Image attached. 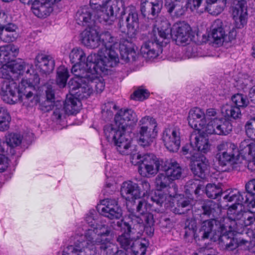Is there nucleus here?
<instances>
[{
	"label": "nucleus",
	"instance_id": "1",
	"mask_svg": "<svg viewBox=\"0 0 255 255\" xmlns=\"http://www.w3.org/2000/svg\"><path fill=\"white\" fill-rule=\"evenodd\" d=\"M137 121V116L133 110L121 109L115 115V125L104 126V132L106 139L122 154L127 153V150L130 145L131 138L127 133V131L128 129L131 130Z\"/></svg>",
	"mask_w": 255,
	"mask_h": 255
},
{
	"label": "nucleus",
	"instance_id": "2",
	"mask_svg": "<svg viewBox=\"0 0 255 255\" xmlns=\"http://www.w3.org/2000/svg\"><path fill=\"white\" fill-rule=\"evenodd\" d=\"M95 229H88L84 235L76 236L73 242L66 247L62 255H96L100 246V242L98 241V237Z\"/></svg>",
	"mask_w": 255,
	"mask_h": 255
},
{
	"label": "nucleus",
	"instance_id": "3",
	"mask_svg": "<svg viewBox=\"0 0 255 255\" xmlns=\"http://www.w3.org/2000/svg\"><path fill=\"white\" fill-rule=\"evenodd\" d=\"M69 58L71 62L74 64L71 73L75 76H85L84 74H86L89 70L97 71L98 69L104 68L96 53L86 58V54L80 47L74 48L69 53Z\"/></svg>",
	"mask_w": 255,
	"mask_h": 255
},
{
	"label": "nucleus",
	"instance_id": "4",
	"mask_svg": "<svg viewBox=\"0 0 255 255\" xmlns=\"http://www.w3.org/2000/svg\"><path fill=\"white\" fill-rule=\"evenodd\" d=\"M101 45L97 55L103 66L115 67L119 62L118 53L114 49L118 46L116 37L109 31L103 32L100 35Z\"/></svg>",
	"mask_w": 255,
	"mask_h": 255
},
{
	"label": "nucleus",
	"instance_id": "5",
	"mask_svg": "<svg viewBox=\"0 0 255 255\" xmlns=\"http://www.w3.org/2000/svg\"><path fill=\"white\" fill-rule=\"evenodd\" d=\"M132 164L138 165V171L143 177L154 176L161 170L163 159L157 158L152 153L133 154L130 156Z\"/></svg>",
	"mask_w": 255,
	"mask_h": 255
},
{
	"label": "nucleus",
	"instance_id": "6",
	"mask_svg": "<svg viewBox=\"0 0 255 255\" xmlns=\"http://www.w3.org/2000/svg\"><path fill=\"white\" fill-rule=\"evenodd\" d=\"M97 8H95V15L100 22L112 21L120 14L121 19L125 14V7L123 0H96Z\"/></svg>",
	"mask_w": 255,
	"mask_h": 255
},
{
	"label": "nucleus",
	"instance_id": "7",
	"mask_svg": "<svg viewBox=\"0 0 255 255\" xmlns=\"http://www.w3.org/2000/svg\"><path fill=\"white\" fill-rule=\"evenodd\" d=\"M160 32L164 33L169 40L171 38L177 44L186 43L192 39L193 32L190 26L184 22L174 24L171 28L169 23L165 20L160 24Z\"/></svg>",
	"mask_w": 255,
	"mask_h": 255
},
{
	"label": "nucleus",
	"instance_id": "8",
	"mask_svg": "<svg viewBox=\"0 0 255 255\" xmlns=\"http://www.w3.org/2000/svg\"><path fill=\"white\" fill-rule=\"evenodd\" d=\"M251 212L246 210H237V205L234 204L229 207L227 216L223 217L225 227L237 234H243L249 225Z\"/></svg>",
	"mask_w": 255,
	"mask_h": 255
},
{
	"label": "nucleus",
	"instance_id": "9",
	"mask_svg": "<svg viewBox=\"0 0 255 255\" xmlns=\"http://www.w3.org/2000/svg\"><path fill=\"white\" fill-rule=\"evenodd\" d=\"M160 25L154 27L151 33L150 39L144 42L140 49L141 53L143 57L148 58H154L162 52L163 47L169 42L167 37H164L165 34L160 32Z\"/></svg>",
	"mask_w": 255,
	"mask_h": 255
},
{
	"label": "nucleus",
	"instance_id": "10",
	"mask_svg": "<svg viewBox=\"0 0 255 255\" xmlns=\"http://www.w3.org/2000/svg\"><path fill=\"white\" fill-rule=\"evenodd\" d=\"M122 233L117 238V241L121 248L130 255H144L146 249L149 246V242L145 238L135 239L132 237L134 235L139 234H132L128 233L126 230H121Z\"/></svg>",
	"mask_w": 255,
	"mask_h": 255
},
{
	"label": "nucleus",
	"instance_id": "11",
	"mask_svg": "<svg viewBox=\"0 0 255 255\" xmlns=\"http://www.w3.org/2000/svg\"><path fill=\"white\" fill-rule=\"evenodd\" d=\"M31 87H26L22 84L17 86L14 81L6 83L5 87L2 88V97L3 101L9 104L22 102L24 99L28 100L33 96L30 90Z\"/></svg>",
	"mask_w": 255,
	"mask_h": 255
},
{
	"label": "nucleus",
	"instance_id": "12",
	"mask_svg": "<svg viewBox=\"0 0 255 255\" xmlns=\"http://www.w3.org/2000/svg\"><path fill=\"white\" fill-rule=\"evenodd\" d=\"M126 220H122L117 222V225L120 228V230H126L128 233L132 234H141L140 227L146 225H154V220L153 215L146 212L138 216L131 215L128 216Z\"/></svg>",
	"mask_w": 255,
	"mask_h": 255
},
{
	"label": "nucleus",
	"instance_id": "13",
	"mask_svg": "<svg viewBox=\"0 0 255 255\" xmlns=\"http://www.w3.org/2000/svg\"><path fill=\"white\" fill-rule=\"evenodd\" d=\"M81 103L74 95L67 96L64 102H58L55 105L52 117L53 120H60L65 118L66 115H75L80 110Z\"/></svg>",
	"mask_w": 255,
	"mask_h": 255
},
{
	"label": "nucleus",
	"instance_id": "14",
	"mask_svg": "<svg viewBox=\"0 0 255 255\" xmlns=\"http://www.w3.org/2000/svg\"><path fill=\"white\" fill-rule=\"evenodd\" d=\"M96 223L94 227L95 231L98 236V241L100 242V246L98 248L101 252H106L110 248L114 241L116 233L113 224Z\"/></svg>",
	"mask_w": 255,
	"mask_h": 255
},
{
	"label": "nucleus",
	"instance_id": "15",
	"mask_svg": "<svg viewBox=\"0 0 255 255\" xmlns=\"http://www.w3.org/2000/svg\"><path fill=\"white\" fill-rule=\"evenodd\" d=\"M225 224L223 222V217L220 218H211L202 221L198 231V237L201 240L209 238L214 239L225 229ZM223 231H224L223 230Z\"/></svg>",
	"mask_w": 255,
	"mask_h": 255
},
{
	"label": "nucleus",
	"instance_id": "16",
	"mask_svg": "<svg viewBox=\"0 0 255 255\" xmlns=\"http://www.w3.org/2000/svg\"><path fill=\"white\" fill-rule=\"evenodd\" d=\"M96 1L90 0L89 6L84 5L78 10L75 19L79 25L90 27L92 22L97 19L95 8H97L99 5H97Z\"/></svg>",
	"mask_w": 255,
	"mask_h": 255
},
{
	"label": "nucleus",
	"instance_id": "17",
	"mask_svg": "<svg viewBox=\"0 0 255 255\" xmlns=\"http://www.w3.org/2000/svg\"><path fill=\"white\" fill-rule=\"evenodd\" d=\"M61 0H19L22 3L31 5V9L35 15L39 18H45L53 11L52 5Z\"/></svg>",
	"mask_w": 255,
	"mask_h": 255
},
{
	"label": "nucleus",
	"instance_id": "18",
	"mask_svg": "<svg viewBox=\"0 0 255 255\" xmlns=\"http://www.w3.org/2000/svg\"><path fill=\"white\" fill-rule=\"evenodd\" d=\"M99 213L110 219H119L123 214L122 208L115 199H107L101 201L97 206Z\"/></svg>",
	"mask_w": 255,
	"mask_h": 255
},
{
	"label": "nucleus",
	"instance_id": "19",
	"mask_svg": "<svg viewBox=\"0 0 255 255\" xmlns=\"http://www.w3.org/2000/svg\"><path fill=\"white\" fill-rule=\"evenodd\" d=\"M218 1L222 3L223 7H225L227 3L231 5H236L237 14L239 15L236 21L239 28H243L247 23V9L246 0H206L208 4L214 3Z\"/></svg>",
	"mask_w": 255,
	"mask_h": 255
},
{
	"label": "nucleus",
	"instance_id": "20",
	"mask_svg": "<svg viewBox=\"0 0 255 255\" xmlns=\"http://www.w3.org/2000/svg\"><path fill=\"white\" fill-rule=\"evenodd\" d=\"M231 122L225 118H214L207 125L206 131L208 134L226 135L232 130Z\"/></svg>",
	"mask_w": 255,
	"mask_h": 255
},
{
	"label": "nucleus",
	"instance_id": "21",
	"mask_svg": "<svg viewBox=\"0 0 255 255\" xmlns=\"http://www.w3.org/2000/svg\"><path fill=\"white\" fill-rule=\"evenodd\" d=\"M164 145L171 152H176L180 145V133L176 128H165L162 135Z\"/></svg>",
	"mask_w": 255,
	"mask_h": 255
},
{
	"label": "nucleus",
	"instance_id": "22",
	"mask_svg": "<svg viewBox=\"0 0 255 255\" xmlns=\"http://www.w3.org/2000/svg\"><path fill=\"white\" fill-rule=\"evenodd\" d=\"M192 161L190 162V169L195 176L202 179L206 178L209 173L210 165L207 158L201 155L196 157L192 156Z\"/></svg>",
	"mask_w": 255,
	"mask_h": 255
},
{
	"label": "nucleus",
	"instance_id": "23",
	"mask_svg": "<svg viewBox=\"0 0 255 255\" xmlns=\"http://www.w3.org/2000/svg\"><path fill=\"white\" fill-rule=\"evenodd\" d=\"M231 147L228 151L216 153L215 160L219 166L224 167L237 164L239 162L241 157L239 149L238 147L234 148Z\"/></svg>",
	"mask_w": 255,
	"mask_h": 255
},
{
	"label": "nucleus",
	"instance_id": "24",
	"mask_svg": "<svg viewBox=\"0 0 255 255\" xmlns=\"http://www.w3.org/2000/svg\"><path fill=\"white\" fill-rule=\"evenodd\" d=\"M121 194L126 200H133L140 198L145 194L140 187L136 183L131 181L123 183L121 187Z\"/></svg>",
	"mask_w": 255,
	"mask_h": 255
},
{
	"label": "nucleus",
	"instance_id": "25",
	"mask_svg": "<svg viewBox=\"0 0 255 255\" xmlns=\"http://www.w3.org/2000/svg\"><path fill=\"white\" fill-rule=\"evenodd\" d=\"M162 6L161 0H141L140 11L144 17L157 16Z\"/></svg>",
	"mask_w": 255,
	"mask_h": 255
},
{
	"label": "nucleus",
	"instance_id": "26",
	"mask_svg": "<svg viewBox=\"0 0 255 255\" xmlns=\"http://www.w3.org/2000/svg\"><path fill=\"white\" fill-rule=\"evenodd\" d=\"M121 59L125 62L134 61L136 59V53L134 50V45L131 40L123 38L120 41L119 44Z\"/></svg>",
	"mask_w": 255,
	"mask_h": 255
},
{
	"label": "nucleus",
	"instance_id": "27",
	"mask_svg": "<svg viewBox=\"0 0 255 255\" xmlns=\"http://www.w3.org/2000/svg\"><path fill=\"white\" fill-rule=\"evenodd\" d=\"M128 15L126 18L127 35L129 38L135 37L139 26L138 15L136 8L130 5L128 7Z\"/></svg>",
	"mask_w": 255,
	"mask_h": 255
},
{
	"label": "nucleus",
	"instance_id": "28",
	"mask_svg": "<svg viewBox=\"0 0 255 255\" xmlns=\"http://www.w3.org/2000/svg\"><path fill=\"white\" fill-rule=\"evenodd\" d=\"M81 35L82 43L87 47L92 49L101 47L100 35L95 29L86 28Z\"/></svg>",
	"mask_w": 255,
	"mask_h": 255
},
{
	"label": "nucleus",
	"instance_id": "29",
	"mask_svg": "<svg viewBox=\"0 0 255 255\" xmlns=\"http://www.w3.org/2000/svg\"><path fill=\"white\" fill-rule=\"evenodd\" d=\"M191 4L189 0H165L167 11L170 13L174 11L177 16L183 15L189 7L193 10Z\"/></svg>",
	"mask_w": 255,
	"mask_h": 255
},
{
	"label": "nucleus",
	"instance_id": "30",
	"mask_svg": "<svg viewBox=\"0 0 255 255\" xmlns=\"http://www.w3.org/2000/svg\"><path fill=\"white\" fill-rule=\"evenodd\" d=\"M223 229L224 231L220 232L219 235L215 236L214 241H218L228 250L232 251L238 247L240 246L239 240L229 236V235L231 234L232 233H233V234L235 232L225 226V229Z\"/></svg>",
	"mask_w": 255,
	"mask_h": 255
},
{
	"label": "nucleus",
	"instance_id": "31",
	"mask_svg": "<svg viewBox=\"0 0 255 255\" xmlns=\"http://www.w3.org/2000/svg\"><path fill=\"white\" fill-rule=\"evenodd\" d=\"M161 170L164 171L172 181L180 178L182 174L180 164L172 159L163 160Z\"/></svg>",
	"mask_w": 255,
	"mask_h": 255
},
{
	"label": "nucleus",
	"instance_id": "32",
	"mask_svg": "<svg viewBox=\"0 0 255 255\" xmlns=\"http://www.w3.org/2000/svg\"><path fill=\"white\" fill-rule=\"evenodd\" d=\"M172 180L168 177L166 174L159 173L156 177L155 184L157 190L162 191V190L168 187V194L170 196L175 197L178 191V187L175 184H171Z\"/></svg>",
	"mask_w": 255,
	"mask_h": 255
},
{
	"label": "nucleus",
	"instance_id": "33",
	"mask_svg": "<svg viewBox=\"0 0 255 255\" xmlns=\"http://www.w3.org/2000/svg\"><path fill=\"white\" fill-rule=\"evenodd\" d=\"M35 65L42 73L47 75L54 70L55 61L50 55L38 53L35 58Z\"/></svg>",
	"mask_w": 255,
	"mask_h": 255
},
{
	"label": "nucleus",
	"instance_id": "34",
	"mask_svg": "<svg viewBox=\"0 0 255 255\" xmlns=\"http://www.w3.org/2000/svg\"><path fill=\"white\" fill-rule=\"evenodd\" d=\"M188 120L189 125L192 128L200 129L205 125V114L201 109L194 108L190 110Z\"/></svg>",
	"mask_w": 255,
	"mask_h": 255
},
{
	"label": "nucleus",
	"instance_id": "35",
	"mask_svg": "<svg viewBox=\"0 0 255 255\" xmlns=\"http://www.w3.org/2000/svg\"><path fill=\"white\" fill-rule=\"evenodd\" d=\"M155 128L147 126L140 127L139 130V137L138 144L143 148H148L153 142L156 134L154 133Z\"/></svg>",
	"mask_w": 255,
	"mask_h": 255
},
{
	"label": "nucleus",
	"instance_id": "36",
	"mask_svg": "<svg viewBox=\"0 0 255 255\" xmlns=\"http://www.w3.org/2000/svg\"><path fill=\"white\" fill-rule=\"evenodd\" d=\"M110 67H107L105 65L104 66V68H103V69L101 70L98 69L97 71L89 70L86 72V74H85V76H82V77H85V76H87V80L89 83L90 84L92 89H93V88H95L96 92L100 93L105 89V83L103 79L98 78L95 75V74L100 72H104L105 70H108V68Z\"/></svg>",
	"mask_w": 255,
	"mask_h": 255
},
{
	"label": "nucleus",
	"instance_id": "37",
	"mask_svg": "<svg viewBox=\"0 0 255 255\" xmlns=\"http://www.w3.org/2000/svg\"><path fill=\"white\" fill-rule=\"evenodd\" d=\"M19 49L13 44L0 47V65L9 63L17 56Z\"/></svg>",
	"mask_w": 255,
	"mask_h": 255
},
{
	"label": "nucleus",
	"instance_id": "38",
	"mask_svg": "<svg viewBox=\"0 0 255 255\" xmlns=\"http://www.w3.org/2000/svg\"><path fill=\"white\" fill-rule=\"evenodd\" d=\"M175 205L171 208V211L176 214H184L186 213L192 208L193 200L184 195H179L176 197Z\"/></svg>",
	"mask_w": 255,
	"mask_h": 255
},
{
	"label": "nucleus",
	"instance_id": "39",
	"mask_svg": "<svg viewBox=\"0 0 255 255\" xmlns=\"http://www.w3.org/2000/svg\"><path fill=\"white\" fill-rule=\"evenodd\" d=\"M219 20L215 21L212 25L211 32L209 35V37L213 39V42L218 46L222 45L224 42V30Z\"/></svg>",
	"mask_w": 255,
	"mask_h": 255
},
{
	"label": "nucleus",
	"instance_id": "40",
	"mask_svg": "<svg viewBox=\"0 0 255 255\" xmlns=\"http://www.w3.org/2000/svg\"><path fill=\"white\" fill-rule=\"evenodd\" d=\"M185 227L184 228L185 233L184 239L188 242H192L193 239L196 240H201V238L198 237V231H197V223L194 219H187L185 221Z\"/></svg>",
	"mask_w": 255,
	"mask_h": 255
},
{
	"label": "nucleus",
	"instance_id": "41",
	"mask_svg": "<svg viewBox=\"0 0 255 255\" xmlns=\"http://www.w3.org/2000/svg\"><path fill=\"white\" fill-rule=\"evenodd\" d=\"M137 201H134L132 202L129 203L127 204V208L129 214L128 216L131 215L137 216L135 214L138 213L141 215L146 212V202L143 199H137Z\"/></svg>",
	"mask_w": 255,
	"mask_h": 255
},
{
	"label": "nucleus",
	"instance_id": "42",
	"mask_svg": "<svg viewBox=\"0 0 255 255\" xmlns=\"http://www.w3.org/2000/svg\"><path fill=\"white\" fill-rule=\"evenodd\" d=\"M202 214L210 217L212 216L213 218H217L216 217L221 212V209L218 204L212 200H207L204 201L201 205Z\"/></svg>",
	"mask_w": 255,
	"mask_h": 255
},
{
	"label": "nucleus",
	"instance_id": "43",
	"mask_svg": "<svg viewBox=\"0 0 255 255\" xmlns=\"http://www.w3.org/2000/svg\"><path fill=\"white\" fill-rule=\"evenodd\" d=\"M239 148L243 159H247L249 156L255 158V142L249 143V139H245L240 143Z\"/></svg>",
	"mask_w": 255,
	"mask_h": 255
},
{
	"label": "nucleus",
	"instance_id": "44",
	"mask_svg": "<svg viewBox=\"0 0 255 255\" xmlns=\"http://www.w3.org/2000/svg\"><path fill=\"white\" fill-rule=\"evenodd\" d=\"M194 138V148L196 152L200 151L201 153H206L210 150V144L208 139L204 136L192 134L190 137V141H193V137Z\"/></svg>",
	"mask_w": 255,
	"mask_h": 255
},
{
	"label": "nucleus",
	"instance_id": "45",
	"mask_svg": "<svg viewBox=\"0 0 255 255\" xmlns=\"http://www.w3.org/2000/svg\"><path fill=\"white\" fill-rule=\"evenodd\" d=\"M6 64L9 65L10 69H11L13 74H17L20 75H23L25 72L26 73L29 72V66L26 65L21 59H13L9 63H6Z\"/></svg>",
	"mask_w": 255,
	"mask_h": 255
},
{
	"label": "nucleus",
	"instance_id": "46",
	"mask_svg": "<svg viewBox=\"0 0 255 255\" xmlns=\"http://www.w3.org/2000/svg\"><path fill=\"white\" fill-rule=\"evenodd\" d=\"M11 117L7 109L0 106V131L7 130L9 128Z\"/></svg>",
	"mask_w": 255,
	"mask_h": 255
},
{
	"label": "nucleus",
	"instance_id": "47",
	"mask_svg": "<svg viewBox=\"0 0 255 255\" xmlns=\"http://www.w3.org/2000/svg\"><path fill=\"white\" fill-rule=\"evenodd\" d=\"M243 238L239 239L240 246L247 245L249 244L250 246H255V231L253 229L247 228L243 234Z\"/></svg>",
	"mask_w": 255,
	"mask_h": 255
},
{
	"label": "nucleus",
	"instance_id": "48",
	"mask_svg": "<svg viewBox=\"0 0 255 255\" xmlns=\"http://www.w3.org/2000/svg\"><path fill=\"white\" fill-rule=\"evenodd\" d=\"M69 77V71L65 66H60L57 69L56 82L59 87L64 88L65 87Z\"/></svg>",
	"mask_w": 255,
	"mask_h": 255
},
{
	"label": "nucleus",
	"instance_id": "49",
	"mask_svg": "<svg viewBox=\"0 0 255 255\" xmlns=\"http://www.w3.org/2000/svg\"><path fill=\"white\" fill-rule=\"evenodd\" d=\"M221 184L208 183L206 186V194L208 197L217 199L222 194V189Z\"/></svg>",
	"mask_w": 255,
	"mask_h": 255
},
{
	"label": "nucleus",
	"instance_id": "50",
	"mask_svg": "<svg viewBox=\"0 0 255 255\" xmlns=\"http://www.w3.org/2000/svg\"><path fill=\"white\" fill-rule=\"evenodd\" d=\"M74 76L75 77L74 78L70 79L68 85L70 95L75 96L76 94V92L78 91L79 88L81 87L82 83L87 81V80L86 78L87 76L82 77L81 76Z\"/></svg>",
	"mask_w": 255,
	"mask_h": 255
},
{
	"label": "nucleus",
	"instance_id": "51",
	"mask_svg": "<svg viewBox=\"0 0 255 255\" xmlns=\"http://www.w3.org/2000/svg\"><path fill=\"white\" fill-rule=\"evenodd\" d=\"M93 89L91 87L90 84L88 81H86L82 83L74 96L79 100H83L89 97L93 93Z\"/></svg>",
	"mask_w": 255,
	"mask_h": 255
},
{
	"label": "nucleus",
	"instance_id": "52",
	"mask_svg": "<svg viewBox=\"0 0 255 255\" xmlns=\"http://www.w3.org/2000/svg\"><path fill=\"white\" fill-rule=\"evenodd\" d=\"M244 127L247 137L255 140V116H251L245 123Z\"/></svg>",
	"mask_w": 255,
	"mask_h": 255
},
{
	"label": "nucleus",
	"instance_id": "53",
	"mask_svg": "<svg viewBox=\"0 0 255 255\" xmlns=\"http://www.w3.org/2000/svg\"><path fill=\"white\" fill-rule=\"evenodd\" d=\"M231 100L234 106L238 107L240 109H245L249 104V101L246 95L242 94H236L231 97Z\"/></svg>",
	"mask_w": 255,
	"mask_h": 255
},
{
	"label": "nucleus",
	"instance_id": "54",
	"mask_svg": "<svg viewBox=\"0 0 255 255\" xmlns=\"http://www.w3.org/2000/svg\"><path fill=\"white\" fill-rule=\"evenodd\" d=\"M186 192L190 195L194 194L196 196H198L203 185L200 184L198 180H190L186 185Z\"/></svg>",
	"mask_w": 255,
	"mask_h": 255
},
{
	"label": "nucleus",
	"instance_id": "55",
	"mask_svg": "<svg viewBox=\"0 0 255 255\" xmlns=\"http://www.w3.org/2000/svg\"><path fill=\"white\" fill-rule=\"evenodd\" d=\"M242 114L241 109L235 106H230L225 109V117L228 119H240Z\"/></svg>",
	"mask_w": 255,
	"mask_h": 255
},
{
	"label": "nucleus",
	"instance_id": "56",
	"mask_svg": "<svg viewBox=\"0 0 255 255\" xmlns=\"http://www.w3.org/2000/svg\"><path fill=\"white\" fill-rule=\"evenodd\" d=\"M196 149L193 144V141H191L190 144H186L182 148V154L185 156V157L190 160V162L192 161V156H199L201 154L196 153Z\"/></svg>",
	"mask_w": 255,
	"mask_h": 255
},
{
	"label": "nucleus",
	"instance_id": "57",
	"mask_svg": "<svg viewBox=\"0 0 255 255\" xmlns=\"http://www.w3.org/2000/svg\"><path fill=\"white\" fill-rule=\"evenodd\" d=\"M22 138L20 135L16 133H9L6 136L7 145L14 147L20 144Z\"/></svg>",
	"mask_w": 255,
	"mask_h": 255
},
{
	"label": "nucleus",
	"instance_id": "58",
	"mask_svg": "<svg viewBox=\"0 0 255 255\" xmlns=\"http://www.w3.org/2000/svg\"><path fill=\"white\" fill-rule=\"evenodd\" d=\"M5 65V64L2 65L3 66L0 68V78L9 80V81L7 82V83H8L11 81H13L12 79V76L11 75L13 74V73L11 71V69H10L9 65L8 64L7 66H6V68L4 67ZM6 83V82L3 84L2 88L5 87Z\"/></svg>",
	"mask_w": 255,
	"mask_h": 255
},
{
	"label": "nucleus",
	"instance_id": "59",
	"mask_svg": "<svg viewBox=\"0 0 255 255\" xmlns=\"http://www.w3.org/2000/svg\"><path fill=\"white\" fill-rule=\"evenodd\" d=\"M166 195L162 193L161 191L157 190L154 194L151 196L150 199L153 203L157 206L161 207L162 204L165 201Z\"/></svg>",
	"mask_w": 255,
	"mask_h": 255
},
{
	"label": "nucleus",
	"instance_id": "60",
	"mask_svg": "<svg viewBox=\"0 0 255 255\" xmlns=\"http://www.w3.org/2000/svg\"><path fill=\"white\" fill-rule=\"evenodd\" d=\"M149 92L146 90L137 89L131 95V99L135 100L143 101L148 97Z\"/></svg>",
	"mask_w": 255,
	"mask_h": 255
},
{
	"label": "nucleus",
	"instance_id": "61",
	"mask_svg": "<svg viewBox=\"0 0 255 255\" xmlns=\"http://www.w3.org/2000/svg\"><path fill=\"white\" fill-rule=\"evenodd\" d=\"M54 102L51 100H48L46 99L44 101H42L39 104V109L44 112H47L55 108V105H54Z\"/></svg>",
	"mask_w": 255,
	"mask_h": 255
},
{
	"label": "nucleus",
	"instance_id": "62",
	"mask_svg": "<svg viewBox=\"0 0 255 255\" xmlns=\"http://www.w3.org/2000/svg\"><path fill=\"white\" fill-rule=\"evenodd\" d=\"M139 125L140 127L142 126H147L148 127H152V128H156L157 127L155 120L149 116H145L142 118L139 121Z\"/></svg>",
	"mask_w": 255,
	"mask_h": 255
},
{
	"label": "nucleus",
	"instance_id": "63",
	"mask_svg": "<svg viewBox=\"0 0 255 255\" xmlns=\"http://www.w3.org/2000/svg\"><path fill=\"white\" fill-rule=\"evenodd\" d=\"M240 192L236 190L235 192L229 193L224 197V199L229 202H235L236 204H241V199L239 198Z\"/></svg>",
	"mask_w": 255,
	"mask_h": 255
},
{
	"label": "nucleus",
	"instance_id": "64",
	"mask_svg": "<svg viewBox=\"0 0 255 255\" xmlns=\"http://www.w3.org/2000/svg\"><path fill=\"white\" fill-rule=\"evenodd\" d=\"M96 212L95 210H90L89 212L86 214L85 220L91 227L93 229H94V227L96 226V218L95 215Z\"/></svg>",
	"mask_w": 255,
	"mask_h": 255
}]
</instances>
